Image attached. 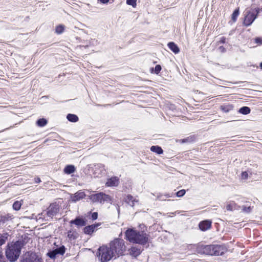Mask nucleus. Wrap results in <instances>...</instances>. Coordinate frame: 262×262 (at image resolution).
Returning a JSON list of instances; mask_svg holds the SVG:
<instances>
[{
  "mask_svg": "<svg viewBox=\"0 0 262 262\" xmlns=\"http://www.w3.org/2000/svg\"><path fill=\"white\" fill-rule=\"evenodd\" d=\"M259 67L261 69H262V62L260 63Z\"/></svg>",
  "mask_w": 262,
  "mask_h": 262,
  "instance_id": "obj_50",
  "label": "nucleus"
},
{
  "mask_svg": "<svg viewBox=\"0 0 262 262\" xmlns=\"http://www.w3.org/2000/svg\"><path fill=\"white\" fill-rule=\"evenodd\" d=\"M186 191L185 189H182L176 192V195L178 197H182L185 195Z\"/></svg>",
  "mask_w": 262,
  "mask_h": 262,
  "instance_id": "obj_37",
  "label": "nucleus"
},
{
  "mask_svg": "<svg viewBox=\"0 0 262 262\" xmlns=\"http://www.w3.org/2000/svg\"><path fill=\"white\" fill-rule=\"evenodd\" d=\"M67 119L71 122H76L78 120V117L77 115L72 114H69L67 116Z\"/></svg>",
  "mask_w": 262,
  "mask_h": 262,
  "instance_id": "obj_22",
  "label": "nucleus"
},
{
  "mask_svg": "<svg viewBox=\"0 0 262 262\" xmlns=\"http://www.w3.org/2000/svg\"><path fill=\"white\" fill-rule=\"evenodd\" d=\"M248 174L247 171H244L242 173V178L243 179H246L248 178Z\"/></svg>",
  "mask_w": 262,
  "mask_h": 262,
  "instance_id": "obj_42",
  "label": "nucleus"
},
{
  "mask_svg": "<svg viewBox=\"0 0 262 262\" xmlns=\"http://www.w3.org/2000/svg\"><path fill=\"white\" fill-rule=\"evenodd\" d=\"M142 249L139 246H133L129 249V254L133 257H137L141 253Z\"/></svg>",
  "mask_w": 262,
  "mask_h": 262,
  "instance_id": "obj_13",
  "label": "nucleus"
},
{
  "mask_svg": "<svg viewBox=\"0 0 262 262\" xmlns=\"http://www.w3.org/2000/svg\"><path fill=\"white\" fill-rule=\"evenodd\" d=\"M70 223L71 224H74L77 226L80 227L84 226L86 224V221L79 216H77L74 220H71Z\"/></svg>",
  "mask_w": 262,
  "mask_h": 262,
  "instance_id": "obj_12",
  "label": "nucleus"
},
{
  "mask_svg": "<svg viewBox=\"0 0 262 262\" xmlns=\"http://www.w3.org/2000/svg\"><path fill=\"white\" fill-rule=\"evenodd\" d=\"M137 0H126V4L128 5L132 6L133 7L136 6Z\"/></svg>",
  "mask_w": 262,
  "mask_h": 262,
  "instance_id": "obj_35",
  "label": "nucleus"
},
{
  "mask_svg": "<svg viewBox=\"0 0 262 262\" xmlns=\"http://www.w3.org/2000/svg\"><path fill=\"white\" fill-rule=\"evenodd\" d=\"M89 198L93 203H99L100 204H104L105 202L112 204L113 201L110 195L102 192L93 194L90 195Z\"/></svg>",
  "mask_w": 262,
  "mask_h": 262,
  "instance_id": "obj_6",
  "label": "nucleus"
},
{
  "mask_svg": "<svg viewBox=\"0 0 262 262\" xmlns=\"http://www.w3.org/2000/svg\"><path fill=\"white\" fill-rule=\"evenodd\" d=\"M255 42L256 43L261 45L262 44V38L261 37H256L255 38Z\"/></svg>",
  "mask_w": 262,
  "mask_h": 262,
  "instance_id": "obj_40",
  "label": "nucleus"
},
{
  "mask_svg": "<svg viewBox=\"0 0 262 262\" xmlns=\"http://www.w3.org/2000/svg\"><path fill=\"white\" fill-rule=\"evenodd\" d=\"M125 201L131 206H134V202L135 200L134 199L133 196L130 194L127 195L125 198Z\"/></svg>",
  "mask_w": 262,
  "mask_h": 262,
  "instance_id": "obj_23",
  "label": "nucleus"
},
{
  "mask_svg": "<svg viewBox=\"0 0 262 262\" xmlns=\"http://www.w3.org/2000/svg\"><path fill=\"white\" fill-rule=\"evenodd\" d=\"M40 182V180L39 178H37V180H36V183H39Z\"/></svg>",
  "mask_w": 262,
  "mask_h": 262,
  "instance_id": "obj_47",
  "label": "nucleus"
},
{
  "mask_svg": "<svg viewBox=\"0 0 262 262\" xmlns=\"http://www.w3.org/2000/svg\"><path fill=\"white\" fill-rule=\"evenodd\" d=\"M21 250V242L17 241L9 246L6 250V256L10 262H14L17 260Z\"/></svg>",
  "mask_w": 262,
  "mask_h": 262,
  "instance_id": "obj_3",
  "label": "nucleus"
},
{
  "mask_svg": "<svg viewBox=\"0 0 262 262\" xmlns=\"http://www.w3.org/2000/svg\"><path fill=\"white\" fill-rule=\"evenodd\" d=\"M75 170L76 168L73 165H68L64 168V173L68 174L74 173Z\"/></svg>",
  "mask_w": 262,
  "mask_h": 262,
  "instance_id": "obj_19",
  "label": "nucleus"
},
{
  "mask_svg": "<svg viewBox=\"0 0 262 262\" xmlns=\"http://www.w3.org/2000/svg\"><path fill=\"white\" fill-rule=\"evenodd\" d=\"M85 196L84 192L80 190L71 196V200L74 202H76Z\"/></svg>",
  "mask_w": 262,
  "mask_h": 262,
  "instance_id": "obj_14",
  "label": "nucleus"
},
{
  "mask_svg": "<svg viewBox=\"0 0 262 262\" xmlns=\"http://www.w3.org/2000/svg\"><path fill=\"white\" fill-rule=\"evenodd\" d=\"M259 11L258 8H255L254 10H246L244 21V25L246 26L251 25L257 17Z\"/></svg>",
  "mask_w": 262,
  "mask_h": 262,
  "instance_id": "obj_7",
  "label": "nucleus"
},
{
  "mask_svg": "<svg viewBox=\"0 0 262 262\" xmlns=\"http://www.w3.org/2000/svg\"><path fill=\"white\" fill-rule=\"evenodd\" d=\"M197 251L206 255L219 256L223 255L227 251V249L224 245L202 244L198 246Z\"/></svg>",
  "mask_w": 262,
  "mask_h": 262,
  "instance_id": "obj_2",
  "label": "nucleus"
},
{
  "mask_svg": "<svg viewBox=\"0 0 262 262\" xmlns=\"http://www.w3.org/2000/svg\"><path fill=\"white\" fill-rule=\"evenodd\" d=\"M117 211H118V213H119V212H120V209H119V207L118 206H117Z\"/></svg>",
  "mask_w": 262,
  "mask_h": 262,
  "instance_id": "obj_49",
  "label": "nucleus"
},
{
  "mask_svg": "<svg viewBox=\"0 0 262 262\" xmlns=\"http://www.w3.org/2000/svg\"><path fill=\"white\" fill-rule=\"evenodd\" d=\"M165 196L166 198H169V197H170V196H170L169 194H165Z\"/></svg>",
  "mask_w": 262,
  "mask_h": 262,
  "instance_id": "obj_48",
  "label": "nucleus"
},
{
  "mask_svg": "<svg viewBox=\"0 0 262 262\" xmlns=\"http://www.w3.org/2000/svg\"><path fill=\"white\" fill-rule=\"evenodd\" d=\"M162 195L158 196V199L161 200H164V199L162 198Z\"/></svg>",
  "mask_w": 262,
  "mask_h": 262,
  "instance_id": "obj_46",
  "label": "nucleus"
},
{
  "mask_svg": "<svg viewBox=\"0 0 262 262\" xmlns=\"http://www.w3.org/2000/svg\"><path fill=\"white\" fill-rule=\"evenodd\" d=\"M94 168L95 173H102L105 171L104 165L101 163L95 164Z\"/></svg>",
  "mask_w": 262,
  "mask_h": 262,
  "instance_id": "obj_17",
  "label": "nucleus"
},
{
  "mask_svg": "<svg viewBox=\"0 0 262 262\" xmlns=\"http://www.w3.org/2000/svg\"><path fill=\"white\" fill-rule=\"evenodd\" d=\"M225 41H226V38L224 37H222L220 40V42L221 43H225Z\"/></svg>",
  "mask_w": 262,
  "mask_h": 262,
  "instance_id": "obj_44",
  "label": "nucleus"
},
{
  "mask_svg": "<svg viewBox=\"0 0 262 262\" xmlns=\"http://www.w3.org/2000/svg\"><path fill=\"white\" fill-rule=\"evenodd\" d=\"M108 247L114 254L115 258L123 255L125 250L124 241L119 238H116L114 241H112Z\"/></svg>",
  "mask_w": 262,
  "mask_h": 262,
  "instance_id": "obj_4",
  "label": "nucleus"
},
{
  "mask_svg": "<svg viewBox=\"0 0 262 262\" xmlns=\"http://www.w3.org/2000/svg\"><path fill=\"white\" fill-rule=\"evenodd\" d=\"M169 49L174 54H178L180 50L178 45L174 42H169L167 44Z\"/></svg>",
  "mask_w": 262,
  "mask_h": 262,
  "instance_id": "obj_16",
  "label": "nucleus"
},
{
  "mask_svg": "<svg viewBox=\"0 0 262 262\" xmlns=\"http://www.w3.org/2000/svg\"><path fill=\"white\" fill-rule=\"evenodd\" d=\"M65 29V26L63 25H59L56 27L55 32L57 34H61L63 32Z\"/></svg>",
  "mask_w": 262,
  "mask_h": 262,
  "instance_id": "obj_25",
  "label": "nucleus"
},
{
  "mask_svg": "<svg viewBox=\"0 0 262 262\" xmlns=\"http://www.w3.org/2000/svg\"><path fill=\"white\" fill-rule=\"evenodd\" d=\"M260 11L262 12V8H261Z\"/></svg>",
  "mask_w": 262,
  "mask_h": 262,
  "instance_id": "obj_51",
  "label": "nucleus"
},
{
  "mask_svg": "<svg viewBox=\"0 0 262 262\" xmlns=\"http://www.w3.org/2000/svg\"><path fill=\"white\" fill-rule=\"evenodd\" d=\"M58 254L63 255L66 252V248L64 246H61L59 248L55 249Z\"/></svg>",
  "mask_w": 262,
  "mask_h": 262,
  "instance_id": "obj_32",
  "label": "nucleus"
},
{
  "mask_svg": "<svg viewBox=\"0 0 262 262\" xmlns=\"http://www.w3.org/2000/svg\"><path fill=\"white\" fill-rule=\"evenodd\" d=\"M239 14V9L237 8V9H236L233 12L232 14V20L235 22L236 19H237V16H238Z\"/></svg>",
  "mask_w": 262,
  "mask_h": 262,
  "instance_id": "obj_31",
  "label": "nucleus"
},
{
  "mask_svg": "<svg viewBox=\"0 0 262 262\" xmlns=\"http://www.w3.org/2000/svg\"><path fill=\"white\" fill-rule=\"evenodd\" d=\"M91 218L92 220H96L98 218V213L96 212L92 213Z\"/></svg>",
  "mask_w": 262,
  "mask_h": 262,
  "instance_id": "obj_41",
  "label": "nucleus"
},
{
  "mask_svg": "<svg viewBox=\"0 0 262 262\" xmlns=\"http://www.w3.org/2000/svg\"><path fill=\"white\" fill-rule=\"evenodd\" d=\"M102 4H106L109 0H99Z\"/></svg>",
  "mask_w": 262,
  "mask_h": 262,
  "instance_id": "obj_45",
  "label": "nucleus"
},
{
  "mask_svg": "<svg viewBox=\"0 0 262 262\" xmlns=\"http://www.w3.org/2000/svg\"><path fill=\"white\" fill-rule=\"evenodd\" d=\"M9 234L7 232L0 233V246L4 245L8 239Z\"/></svg>",
  "mask_w": 262,
  "mask_h": 262,
  "instance_id": "obj_20",
  "label": "nucleus"
},
{
  "mask_svg": "<svg viewBox=\"0 0 262 262\" xmlns=\"http://www.w3.org/2000/svg\"><path fill=\"white\" fill-rule=\"evenodd\" d=\"M47 123V120L45 118H41L36 121V124L38 126L43 127Z\"/></svg>",
  "mask_w": 262,
  "mask_h": 262,
  "instance_id": "obj_28",
  "label": "nucleus"
},
{
  "mask_svg": "<svg viewBox=\"0 0 262 262\" xmlns=\"http://www.w3.org/2000/svg\"><path fill=\"white\" fill-rule=\"evenodd\" d=\"M59 211V208L58 205L56 203L51 204L48 208H47L46 210L44 212L42 213L41 215L45 213L47 214V217L50 219H53L54 216H55Z\"/></svg>",
  "mask_w": 262,
  "mask_h": 262,
  "instance_id": "obj_9",
  "label": "nucleus"
},
{
  "mask_svg": "<svg viewBox=\"0 0 262 262\" xmlns=\"http://www.w3.org/2000/svg\"><path fill=\"white\" fill-rule=\"evenodd\" d=\"M100 225V223H97L87 226L84 228L83 232L86 234L91 235Z\"/></svg>",
  "mask_w": 262,
  "mask_h": 262,
  "instance_id": "obj_10",
  "label": "nucleus"
},
{
  "mask_svg": "<svg viewBox=\"0 0 262 262\" xmlns=\"http://www.w3.org/2000/svg\"><path fill=\"white\" fill-rule=\"evenodd\" d=\"M235 205L234 203H230L226 206V209L227 210L232 211L235 208Z\"/></svg>",
  "mask_w": 262,
  "mask_h": 262,
  "instance_id": "obj_36",
  "label": "nucleus"
},
{
  "mask_svg": "<svg viewBox=\"0 0 262 262\" xmlns=\"http://www.w3.org/2000/svg\"><path fill=\"white\" fill-rule=\"evenodd\" d=\"M5 257L2 251V248L0 247V262L4 261Z\"/></svg>",
  "mask_w": 262,
  "mask_h": 262,
  "instance_id": "obj_39",
  "label": "nucleus"
},
{
  "mask_svg": "<svg viewBox=\"0 0 262 262\" xmlns=\"http://www.w3.org/2000/svg\"><path fill=\"white\" fill-rule=\"evenodd\" d=\"M150 150L152 152L157 153L158 155H161L163 152L162 148L158 145L152 146L150 147Z\"/></svg>",
  "mask_w": 262,
  "mask_h": 262,
  "instance_id": "obj_21",
  "label": "nucleus"
},
{
  "mask_svg": "<svg viewBox=\"0 0 262 262\" xmlns=\"http://www.w3.org/2000/svg\"><path fill=\"white\" fill-rule=\"evenodd\" d=\"M21 204L19 201H15L13 204V208L15 210H19L20 209Z\"/></svg>",
  "mask_w": 262,
  "mask_h": 262,
  "instance_id": "obj_33",
  "label": "nucleus"
},
{
  "mask_svg": "<svg viewBox=\"0 0 262 262\" xmlns=\"http://www.w3.org/2000/svg\"><path fill=\"white\" fill-rule=\"evenodd\" d=\"M162 68H161V67L160 65L159 64H157L155 68V73L158 74L160 73V72L161 71Z\"/></svg>",
  "mask_w": 262,
  "mask_h": 262,
  "instance_id": "obj_38",
  "label": "nucleus"
},
{
  "mask_svg": "<svg viewBox=\"0 0 262 262\" xmlns=\"http://www.w3.org/2000/svg\"><path fill=\"white\" fill-rule=\"evenodd\" d=\"M19 262H43L41 258L35 253L28 251L21 257Z\"/></svg>",
  "mask_w": 262,
  "mask_h": 262,
  "instance_id": "obj_8",
  "label": "nucleus"
},
{
  "mask_svg": "<svg viewBox=\"0 0 262 262\" xmlns=\"http://www.w3.org/2000/svg\"><path fill=\"white\" fill-rule=\"evenodd\" d=\"M221 109L225 113H228L233 109L232 105H224L221 106Z\"/></svg>",
  "mask_w": 262,
  "mask_h": 262,
  "instance_id": "obj_27",
  "label": "nucleus"
},
{
  "mask_svg": "<svg viewBox=\"0 0 262 262\" xmlns=\"http://www.w3.org/2000/svg\"><path fill=\"white\" fill-rule=\"evenodd\" d=\"M97 255L101 262H107L115 257L110 248L105 246H101L98 249Z\"/></svg>",
  "mask_w": 262,
  "mask_h": 262,
  "instance_id": "obj_5",
  "label": "nucleus"
},
{
  "mask_svg": "<svg viewBox=\"0 0 262 262\" xmlns=\"http://www.w3.org/2000/svg\"><path fill=\"white\" fill-rule=\"evenodd\" d=\"M195 139V137L194 136H189L188 137H187L186 138L182 139L181 140V142L182 143H191L193 142Z\"/></svg>",
  "mask_w": 262,
  "mask_h": 262,
  "instance_id": "obj_29",
  "label": "nucleus"
},
{
  "mask_svg": "<svg viewBox=\"0 0 262 262\" xmlns=\"http://www.w3.org/2000/svg\"><path fill=\"white\" fill-rule=\"evenodd\" d=\"M68 237L70 239H75L77 237V233L76 231L70 230L68 232Z\"/></svg>",
  "mask_w": 262,
  "mask_h": 262,
  "instance_id": "obj_26",
  "label": "nucleus"
},
{
  "mask_svg": "<svg viewBox=\"0 0 262 262\" xmlns=\"http://www.w3.org/2000/svg\"><path fill=\"white\" fill-rule=\"evenodd\" d=\"M242 209L243 212H244L245 213H249L252 211V207H251V206L247 207L246 206L243 205L242 207Z\"/></svg>",
  "mask_w": 262,
  "mask_h": 262,
  "instance_id": "obj_34",
  "label": "nucleus"
},
{
  "mask_svg": "<svg viewBox=\"0 0 262 262\" xmlns=\"http://www.w3.org/2000/svg\"><path fill=\"white\" fill-rule=\"evenodd\" d=\"M12 219V215L10 214L0 215V226L5 225Z\"/></svg>",
  "mask_w": 262,
  "mask_h": 262,
  "instance_id": "obj_15",
  "label": "nucleus"
},
{
  "mask_svg": "<svg viewBox=\"0 0 262 262\" xmlns=\"http://www.w3.org/2000/svg\"><path fill=\"white\" fill-rule=\"evenodd\" d=\"M125 235L126 239L133 243L145 245L148 241V235L144 231L128 228L125 231Z\"/></svg>",
  "mask_w": 262,
  "mask_h": 262,
  "instance_id": "obj_1",
  "label": "nucleus"
},
{
  "mask_svg": "<svg viewBox=\"0 0 262 262\" xmlns=\"http://www.w3.org/2000/svg\"><path fill=\"white\" fill-rule=\"evenodd\" d=\"M57 255H58V254L55 249L50 251L47 253V255L51 259H55Z\"/></svg>",
  "mask_w": 262,
  "mask_h": 262,
  "instance_id": "obj_30",
  "label": "nucleus"
},
{
  "mask_svg": "<svg viewBox=\"0 0 262 262\" xmlns=\"http://www.w3.org/2000/svg\"><path fill=\"white\" fill-rule=\"evenodd\" d=\"M212 222L210 220H204L201 221L199 224V227L201 231H206L210 229L211 227Z\"/></svg>",
  "mask_w": 262,
  "mask_h": 262,
  "instance_id": "obj_11",
  "label": "nucleus"
},
{
  "mask_svg": "<svg viewBox=\"0 0 262 262\" xmlns=\"http://www.w3.org/2000/svg\"><path fill=\"white\" fill-rule=\"evenodd\" d=\"M118 179L117 177H112L108 179L106 185L110 187L116 186L118 185Z\"/></svg>",
  "mask_w": 262,
  "mask_h": 262,
  "instance_id": "obj_18",
  "label": "nucleus"
},
{
  "mask_svg": "<svg viewBox=\"0 0 262 262\" xmlns=\"http://www.w3.org/2000/svg\"><path fill=\"white\" fill-rule=\"evenodd\" d=\"M219 50L221 52H225L226 51V49L223 47V46H220L219 48Z\"/></svg>",
  "mask_w": 262,
  "mask_h": 262,
  "instance_id": "obj_43",
  "label": "nucleus"
},
{
  "mask_svg": "<svg viewBox=\"0 0 262 262\" xmlns=\"http://www.w3.org/2000/svg\"><path fill=\"white\" fill-rule=\"evenodd\" d=\"M251 112V110L250 107L248 106H243L239 108L238 110V112L240 114H243V115H247L249 114Z\"/></svg>",
  "mask_w": 262,
  "mask_h": 262,
  "instance_id": "obj_24",
  "label": "nucleus"
}]
</instances>
